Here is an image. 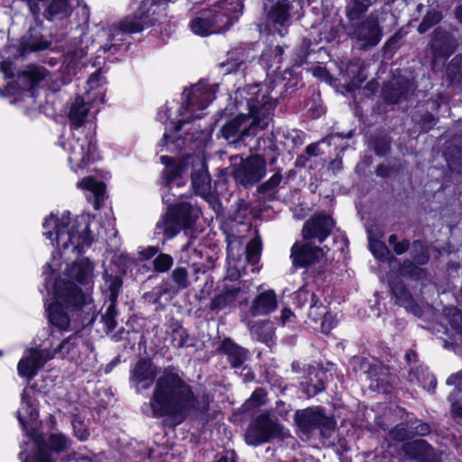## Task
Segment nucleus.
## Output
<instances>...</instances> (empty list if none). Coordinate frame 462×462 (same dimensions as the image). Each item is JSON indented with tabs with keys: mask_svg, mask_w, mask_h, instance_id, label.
Listing matches in <instances>:
<instances>
[{
	"mask_svg": "<svg viewBox=\"0 0 462 462\" xmlns=\"http://www.w3.org/2000/svg\"><path fill=\"white\" fill-rule=\"evenodd\" d=\"M291 9L288 0H278L265 5L266 24L281 36L287 33V28L291 25Z\"/></svg>",
	"mask_w": 462,
	"mask_h": 462,
	"instance_id": "4468645a",
	"label": "nucleus"
},
{
	"mask_svg": "<svg viewBox=\"0 0 462 462\" xmlns=\"http://www.w3.org/2000/svg\"><path fill=\"white\" fill-rule=\"evenodd\" d=\"M401 456L415 462H442L441 453L424 439H415L402 444Z\"/></svg>",
	"mask_w": 462,
	"mask_h": 462,
	"instance_id": "2eb2a0df",
	"label": "nucleus"
},
{
	"mask_svg": "<svg viewBox=\"0 0 462 462\" xmlns=\"http://www.w3.org/2000/svg\"><path fill=\"white\" fill-rule=\"evenodd\" d=\"M156 375V367L152 361L141 358L130 371V382L137 389L147 390L154 383Z\"/></svg>",
	"mask_w": 462,
	"mask_h": 462,
	"instance_id": "412c9836",
	"label": "nucleus"
},
{
	"mask_svg": "<svg viewBox=\"0 0 462 462\" xmlns=\"http://www.w3.org/2000/svg\"><path fill=\"white\" fill-rule=\"evenodd\" d=\"M448 400L451 402V414L453 417L462 418V402H459L455 393H450L448 395Z\"/></svg>",
	"mask_w": 462,
	"mask_h": 462,
	"instance_id": "e2e57ef3",
	"label": "nucleus"
},
{
	"mask_svg": "<svg viewBox=\"0 0 462 462\" xmlns=\"http://www.w3.org/2000/svg\"><path fill=\"white\" fill-rule=\"evenodd\" d=\"M208 14L216 33L230 28L242 14V3L239 0H222L213 5Z\"/></svg>",
	"mask_w": 462,
	"mask_h": 462,
	"instance_id": "9b49d317",
	"label": "nucleus"
},
{
	"mask_svg": "<svg viewBox=\"0 0 462 462\" xmlns=\"http://www.w3.org/2000/svg\"><path fill=\"white\" fill-rule=\"evenodd\" d=\"M448 314L451 315V326L462 334V312L454 308L449 310Z\"/></svg>",
	"mask_w": 462,
	"mask_h": 462,
	"instance_id": "052dcab7",
	"label": "nucleus"
},
{
	"mask_svg": "<svg viewBox=\"0 0 462 462\" xmlns=\"http://www.w3.org/2000/svg\"><path fill=\"white\" fill-rule=\"evenodd\" d=\"M411 257L413 261L420 265H424L429 262L430 254L428 248L421 241H413L411 246Z\"/></svg>",
	"mask_w": 462,
	"mask_h": 462,
	"instance_id": "a19ab883",
	"label": "nucleus"
},
{
	"mask_svg": "<svg viewBox=\"0 0 462 462\" xmlns=\"http://www.w3.org/2000/svg\"><path fill=\"white\" fill-rule=\"evenodd\" d=\"M409 381L411 383H417L423 389H427L428 391L434 390L437 385L436 378L428 371V368L424 366L411 369L409 374Z\"/></svg>",
	"mask_w": 462,
	"mask_h": 462,
	"instance_id": "2f4dec72",
	"label": "nucleus"
},
{
	"mask_svg": "<svg viewBox=\"0 0 462 462\" xmlns=\"http://www.w3.org/2000/svg\"><path fill=\"white\" fill-rule=\"evenodd\" d=\"M178 217L183 228L190 227L199 217V210L189 203H180L176 207H169Z\"/></svg>",
	"mask_w": 462,
	"mask_h": 462,
	"instance_id": "c85d7f7f",
	"label": "nucleus"
},
{
	"mask_svg": "<svg viewBox=\"0 0 462 462\" xmlns=\"http://www.w3.org/2000/svg\"><path fill=\"white\" fill-rule=\"evenodd\" d=\"M320 327L323 332L328 333L336 325L333 316L326 311L325 316L320 320Z\"/></svg>",
	"mask_w": 462,
	"mask_h": 462,
	"instance_id": "69168bd1",
	"label": "nucleus"
},
{
	"mask_svg": "<svg viewBox=\"0 0 462 462\" xmlns=\"http://www.w3.org/2000/svg\"><path fill=\"white\" fill-rule=\"evenodd\" d=\"M250 331L254 338L265 344H269L273 340L274 328L273 325L267 321L257 322L252 325Z\"/></svg>",
	"mask_w": 462,
	"mask_h": 462,
	"instance_id": "c9c22d12",
	"label": "nucleus"
},
{
	"mask_svg": "<svg viewBox=\"0 0 462 462\" xmlns=\"http://www.w3.org/2000/svg\"><path fill=\"white\" fill-rule=\"evenodd\" d=\"M143 28L144 24L141 18H125L119 25H115L110 29L107 42L102 46L104 51L118 50L126 40L127 34L140 32Z\"/></svg>",
	"mask_w": 462,
	"mask_h": 462,
	"instance_id": "f3484780",
	"label": "nucleus"
},
{
	"mask_svg": "<svg viewBox=\"0 0 462 462\" xmlns=\"http://www.w3.org/2000/svg\"><path fill=\"white\" fill-rule=\"evenodd\" d=\"M185 101L180 108V116L177 130L181 128V125L193 118H201L202 114L199 111L205 109L215 98V91L212 87L199 82L191 87L189 90L183 93Z\"/></svg>",
	"mask_w": 462,
	"mask_h": 462,
	"instance_id": "0eeeda50",
	"label": "nucleus"
},
{
	"mask_svg": "<svg viewBox=\"0 0 462 462\" xmlns=\"http://www.w3.org/2000/svg\"><path fill=\"white\" fill-rule=\"evenodd\" d=\"M193 392L179 374L166 368L155 381L147 414L153 418L185 416L192 405Z\"/></svg>",
	"mask_w": 462,
	"mask_h": 462,
	"instance_id": "f03ea898",
	"label": "nucleus"
},
{
	"mask_svg": "<svg viewBox=\"0 0 462 462\" xmlns=\"http://www.w3.org/2000/svg\"><path fill=\"white\" fill-rule=\"evenodd\" d=\"M51 42L45 38L39 28H30L20 39L19 55L24 56L32 51H42L50 48Z\"/></svg>",
	"mask_w": 462,
	"mask_h": 462,
	"instance_id": "4be33fe9",
	"label": "nucleus"
},
{
	"mask_svg": "<svg viewBox=\"0 0 462 462\" xmlns=\"http://www.w3.org/2000/svg\"><path fill=\"white\" fill-rule=\"evenodd\" d=\"M90 106L81 97H78L71 103L69 118L75 127L81 126L89 112Z\"/></svg>",
	"mask_w": 462,
	"mask_h": 462,
	"instance_id": "7c9ffc66",
	"label": "nucleus"
},
{
	"mask_svg": "<svg viewBox=\"0 0 462 462\" xmlns=\"http://www.w3.org/2000/svg\"><path fill=\"white\" fill-rule=\"evenodd\" d=\"M324 254V248L314 245L309 240H303L293 244L290 258L294 267L303 268L319 262Z\"/></svg>",
	"mask_w": 462,
	"mask_h": 462,
	"instance_id": "dca6fc26",
	"label": "nucleus"
},
{
	"mask_svg": "<svg viewBox=\"0 0 462 462\" xmlns=\"http://www.w3.org/2000/svg\"><path fill=\"white\" fill-rule=\"evenodd\" d=\"M266 173V162L260 155H252L233 166L232 175L241 185L247 187L260 181Z\"/></svg>",
	"mask_w": 462,
	"mask_h": 462,
	"instance_id": "f8f14e48",
	"label": "nucleus"
},
{
	"mask_svg": "<svg viewBox=\"0 0 462 462\" xmlns=\"http://www.w3.org/2000/svg\"><path fill=\"white\" fill-rule=\"evenodd\" d=\"M55 295L56 301L47 308L49 322L60 331H68L70 329V319L64 307H88V296L74 282L63 280L56 282Z\"/></svg>",
	"mask_w": 462,
	"mask_h": 462,
	"instance_id": "39448f33",
	"label": "nucleus"
},
{
	"mask_svg": "<svg viewBox=\"0 0 462 462\" xmlns=\"http://www.w3.org/2000/svg\"><path fill=\"white\" fill-rule=\"evenodd\" d=\"M88 347V343L80 336L74 334L63 340L54 350L31 349L29 354L19 361L18 373L21 376L31 379L56 354H60L63 358L78 360L81 356L82 349Z\"/></svg>",
	"mask_w": 462,
	"mask_h": 462,
	"instance_id": "20e7f679",
	"label": "nucleus"
},
{
	"mask_svg": "<svg viewBox=\"0 0 462 462\" xmlns=\"http://www.w3.org/2000/svg\"><path fill=\"white\" fill-rule=\"evenodd\" d=\"M388 242L393 246V251L396 254H402L406 253L411 245L410 241L408 239L398 241V237L396 235H391L388 238Z\"/></svg>",
	"mask_w": 462,
	"mask_h": 462,
	"instance_id": "603ef678",
	"label": "nucleus"
},
{
	"mask_svg": "<svg viewBox=\"0 0 462 462\" xmlns=\"http://www.w3.org/2000/svg\"><path fill=\"white\" fill-rule=\"evenodd\" d=\"M277 308V300L274 291H266L260 293L252 302L250 312L252 316L267 315Z\"/></svg>",
	"mask_w": 462,
	"mask_h": 462,
	"instance_id": "5701e85b",
	"label": "nucleus"
},
{
	"mask_svg": "<svg viewBox=\"0 0 462 462\" xmlns=\"http://www.w3.org/2000/svg\"><path fill=\"white\" fill-rule=\"evenodd\" d=\"M183 228L178 217L173 214L171 208L161 217L156 224L158 234L162 233L168 239L177 236Z\"/></svg>",
	"mask_w": 462,
	"mask_h": 462,
	"instance_id": "cd10ccee",
	"label": "nucleus"
},
{
	"mask_svg": "<svg viewBox=\"0 0 462 462\" xmlns=\"http://www.w3.org/2000/svg\"><path fill=\"white\" fill-rule=\"evenodd\" d=\"M390 436L392 439L398 441H403L406 439L411 438V430L408 427V422L406 423V425H404L403 423L396 425L390 431Z\"/></svg>",
	"mask_w": 462,
	"mask_h": 462,
	"instance_id": "3c124183",
	"label": "nucleus"
},
{
	"mask_svg": "<svg viewBox=\"0 0 462 462\" xmlns=\"http://www.w3.org/2000/svg\"><path fill=\"white\" fill-rule=\"evenodd\" d=\"M171 277L179 290H185L190 284L189 280V273L185 267H176L171 272Z\"/></svg>",
	"mask_w": 462,
	"mask_h": 462,
	"instance_id": "a18cd8bd",
	"label": "nucleus"
},
{
	"mask_svg": "<svg viewBox=\"0 0 462 462\" xmlns=\"http://www.w3.org/2000/svg\"><path fill=\"white\" fill-rule=\"evenodd\" d=\"M241 292V287L238 285L228 286L224 285V290L217 295H216L210 303V310L214 311H219L226 308H229L235 304L239 293Z\"/></svg>",
	"mask_w": 462,
	"mask_h": 462,
	"instance_id": "b1692460",
	"label": "nucleus"
},
{
	"mask_svg": "<svg viewBox=\"0 0 462 462\" xmlns=\"http://www.w3.org/2000/svg\"><path fill=\"white\" fill-rule=\"evenodd\" d=\"M430 47L433 52L432 69H439L447 58L451 55L457 47V40L442 28L434 30Z\"/></svg>",
	"mask_w": 462,
	"mask_h": 462,
	"instance_id": "ddd939ff",
	"label": "nucleus"
},
{
	"mask_svg": "<svg viewBox=\"0 0 462 462\" xmlns=\"http://www.w3.org/2000/svg\"><path fill=\"white\" fill-rule=\"evenodd\" d=\"M266 402V392L263 388L255 389L250 399L248 400V404L251 406H260L264 404Z\"/></svg>",
	"mask_w": 462,
	"mask_h": 462,
	"instance_id": "bf43d9fd",
	"label": "nucleus"
},
{
	"mask_svg": "<svg viewBox=\"0 0 462 462\" xmlns=\"http://www.w3.org/2000/svg\"><path fill=\"white\" fill-rule=\"evenodd\" d=\"M237 116L221 128L222 136L229 143L246 144V139L273 120L276 100L269 97V88L256 84L238 88L235 93Z\"/></svg>",
	"mask_w": 462,
	"mask_h": 462,
	"instance_id": "f257e3e1",
	"label": "nucleus"
},
{
	"mask_svg": "<svg viewBox=\"0 0 462 462\" xmlns=\"http://www.w3.org/2000/svg\"><path fill=\"white\" fill-rule=\"evenodd\" d=\"M38 418V411L29 396L27 389H24L22 393L21 408L17 411V419L20 424L24 428L30 421H34Z\"/></svg>",
	"mask_w": 462,
	"mask_h": 462,
	"instance_id": "c756f323",
	"label": "nucleus"
},
{
	"mask_svg": "<svg viewBox=\"0 0 462 462\" xmlns=\"http://www.w3.org/2000/svg\"><path fill=\"white\" fill-rule=\"evenodd\" d=\"M37 452L27 456L23 462H52V453H61L69 449L71 440L63 433H51L47 437L37 435L33 438Z\"/></svg>",
	"mask_w": 462,
	"mask_h": 462,
	"instance_id": "9d476101",
	"label": "nucleus"
},
{
	"mask_svg": "<svg viewBox=\"0 0 462 462\" xmlns=\"http://www.w3.org/2000/svg\"><path fill=\"white\" fill-rule=\"evenodd\" d=\"M416 86L411 77H395L383 88V97L386 102L397 104L408 100L415 92Z\"/></svg>",
	"mask_w": 462,
	"mask_h": 462,
	"instance_id": "6ab92c4d",
	"label": "nucleus"
},
{
	"mask_svg": "<svg viewBox=\"0 0 462 462\" xmlns=\"http://www.w3.org/2000/svg\"><path fill=\"white\" fill-rule=\"evenodd\" d=\"M447 76L450 82L462 84V55L454 57L448 63Z\"/></svg>",
	"mask_w": 462,
	"mask_h": 462,
	"instance_id": "58836bf2",
	"label": "nucleus"
},
{
	"mask_svg": "<svg viewBox=\"0 0 462 462\" xmlns=\"http://www.w3.org/2000/svg\"><path fill=\"white\" fill-rule=\"evenodd\" d=\"M46 230L45 236L55 245L61 256L71 260V256H78L88 248L93 237L89 234V224L84 216L70 217V214H64L60 219L52 215L43 223Z\"/></svg>",
	"mask_w": 462,
	"mask_h": 462,
	"instance_id": "7ed1b4c3",
	"label": "nucleus"
},
{
	"mask_svg": "<svg viewBox=\"0 0 462 462\" xmlns=\"http://www.w3.org/2000/svg\"><path fill=\"white\" fill-rule=\"evenodd\" d=\"M158 247L156 246H147L146 248H143V250H141L138 254H139V259L141 261H146V260H149L154 256H156L158 254Z\"/></svg>",
	"mask_w": 462,
	"mask_h": 462,
	"instance_id": "338daca9",
	"label": "nucleus"
},
{
	"mask_svg": "<svg viewBox=\"0 0 462 462\" xmlns=\"http://www.w3.org/2000/svg\"><path fill=\"white\" fill-rule=\"evenodd\" d=\"M79 187L92 192L94 196V208L95 209H99L104 199L106 189L105 185L100 181H97L91 177H88L79 182Z\"/></svg>",
	"mask_w": 462,
	"mask_h": 462,
	"instance_id": "473e14b6",
	"label": "nucleus"
},
{
	"mask_svg": "<svg viewBox=\"0 0 462 462\" xmlns=\"http://www.w3.org/2000/svg\"><path fill=\"white\" fill-rule=\"evenodd\" d=\"M282 181V175L280 173H274L268 180L262 183L257 190L260 193H269L274 190Z\"/></svg>",
	"mask_w": 462,
	"mask_h": 462,
	"instance_id": "5fc2aeb1",
	"label": "nucleus"
},
{
	"mask_svg": "<svg viewBox=\"0 0 462 462\" xmlns=\"http://www.w3.org/2000/svg\"><path fill=\"white\" fill-rule=\"evenodd\" d=\"M408 427L411 430V438L414 436L425 437L430 434V426L418 419H411L408 420Z\"/></svg>",
	"mask_w": 462,
	"mask_h": 462,
	"instance_id": "de8ad7c7",
	"label": "nucleus"
},
{
	"mask_svg": "<svg viewBox=\"0 0 462 462\" xmlns=\"http://www.w3.org/2000/svg\"><path fill=\"white\" fill-rule=\"evenodd\" d=\"M347 74L352 77L353 85L364 82L366 76L364 74V66L359 60H352L347 67Z\"/></svg>",
	"mask_w": 462,
	"mask_h": 462,
	"instance_id": "c03bdc74",
	"label": "nucleus"
},
{
	"mask_svg": "<svg viewBox=\"0 0 462 462\" xmlns=\"http://www.w3.org/2000/svg\"><path fill=\"white\" fill-rule=\"evenodd\" d=\"M69 161L73 168H84L91 160L97 150L96 143L87 136L78 138L70 143Z\"/></svg>",
	"mask_w": 462,
	"mask_h": 462,
	"instance_id": "aec40b11",
	"label": "nucleus"
},
{
	"mask_svg": "<svg viewBox=\"0 0 462 462\" xmlns=\"http://www.w3.org/2000/svg\"><path fill=\"white\" fill-rule=\"evenodd\" d=\"M392 291L400 305H406L411 302V296L402 283H396L392 286Z\"/></svg>",
	"mask_w": 462,
	"mask_h": 462,
	"instance_id": "8fccbe9b",
	"label": "nucleus"
},
{
	"mask_svg": "<svg viewBox=\"0 0 462 462\" xmlns=\"http://www.w3.org/2000/svg\"><path fill=\"white\" fill-rule=\"evenodd\" d=\"M420 271V270L410 260L404 261L400 266V273L402 275L414 276L417 275Z\"/></svg>",
	"mask_w": 462,
	"mask_h": 462,
	"instance_id": "680f3d73",
	"label": "nucleus"
},
{
	"mask_svg": "<svg viewBox=\"0 0 462 462\" xmlns=\"http://www.w3.org/2000/svg\"><path fill=\"white\" fill-rule=\"evenodd\" d=\"M174 263L173 257L165 253L158 254L152 261L153 269L157 273H167Z\"/></svg>",
	"mask_w": 462,
	"mask_h": 462,
	"instance_id": "37998d69",
	"label": "nucleus"
},
{
	"mask_svg": "<svg viewBox=\"0 0 462 462\" xmlns=\"http://www.w3.org/2000/svg\"><path fill=\"white\" fill-rule=\"evenodd\" d=\"M23 76L27 78L32 85H34L40 82L44 78V73L40 69H34L30 71H25Z\"/></svg>",
	"mask_w": 462,
	"mask_h": 462,
	"instance_id": "774afa93",
	"label": "nucleus"
},
{
	"mask_svg": "<svg viewBox=\"0 0 462 462\" xmlns=\"http://www.w3.org/2000/svg\"><path fill=\"white\" fill-rule=\"evenodd\" d=\"M117 294L113 290L110 295V304L106 310V312L102 315V321L104 322L106 328L112 331L116 328L117 323L116 320V301Z\"/></svg>",
	"mask_w": 462,
	"mask_h": 462,
	"instance_id": "e433bc0d",
	"label": "nucleus"
},
{
	"mask_svg": "<svg viewBox=\"0 0 462 462\" xmlns=\"http://www.w3.org/2000/svg\"><path fill=\"white\" fill-rule=\"evenodd\" d=\"M210 402L211 399L208 395L204 394L202 396L196 397L193 394V403L189 407V411L194 409L199 412H206L209 408Z\"/></svg>",
	"mask_w": 462,
	"mask_h": 462,
	"instance_id": "864d4df0",
	"label": "nucleus"
},
{
	"mask_svg": "<svg viewBox=\"0 0 462 462\" xmlns=\"http://www.w3.org/2000/svg\"><path fill=\"white\" fill-rule=\"evenodd\" d=\"M335 226L333 218L325 214H315L303 225L302 236L304 240H318L322 243L328 237Z\"/></svg>",
	"mask_w": 462,
	"mask_h": 462,
	"instance_id": "a211bd4d",
	"label": "nucleus"
},
{
	"mask_svg": "<svg viewBox=\"0 0 462 462\" xmlns=\"http://www.w3.org/2000/svg\"><path fill=\"white\" fill-rule=\"evenodd\" d=\"M446 383L448 385L455 386V389L451 393H455L456 398H457V394L462 393V370L448 376Z\"/></svg>",
	"mask_w": 462,
	"mask_h": 462,
	"instance_id": "13d9d810",
	"label": "nucleus"
},
{
	"mask_svg": "<svg viewBox=\"0 0 462 462\" xmlns=\"http://www.w3.org/2000/svg\"><path fill=\"white\" fill-rule=\"evenodd\" d=\"M219 351L227 356L232 367H240L247 359V350L236 345L229 338L223 340Z\"/></svg>",
	"mask_w": 462,
	"mask_h": 462,
	"instance_id": "393cba45",
	"label": "nucleus"
},
{
	"mask_svg": "<svg viewBox=\"0 0 462 462\" xmlns=\"http://www.w3.org/2000/svg\"><path fill=\"white\" fill-rule=\"evenodd\" d=\"M161 160L167 165V168L164 170L162 175V184L165 187H170L171 182L180 175V167L179 165L170 166L169 163L172 161V159L168 156H162Z\"/></svg>",
	"mask_w": 462,
	"mask_h": 462,
	"instance_id": "ea45409f",
	"label": "nucleus"
},
{
	"mask_svg": "<svg viewBox=\"0 0 462 462\" xmlns=\"http://www.w3.org/2000/svg\"><path fill=\"white\" fill-rule=\"evenodd\" d=\"M191 31L200 36H207L212 33H216L213 28L211 19L208 14V11L202 13V16H198L191 20L189 23Z\"/></svg>",
	"mask_w": 462,
	"mask_h": 462,
	"instance_id": "f704fd0d",
	"label": "nucleus"
},
{
	"mask_svg": "<svg viewBox=\"0 0 462 462\" xmlns=\"http://www.w3.org/2000/svg\"><path fill=\"white\" fill-rule=\"evenodd\" d=\"M282 426L276 420L263 413L251 421L245 434V440L248 445L259 446L282 436Z\"/></svg>",
	"mask_w": 462,
	"mask_h": 462,
	"instance_id": "6e6552de",
	"label": "nucleus"
},
{
	"mask_svg": "<svg viewBox=\"0 0 462 462\" xmlns=\"http://www.w3.org/2000/svg\"><path fill=\"white\" fill-rule=\"evenodd\" d=\"M262 250V243L258 237H254L246 245V260L249 263H255Z\"/></svg>",
	"mask_w": 462,
	"mask_h": 462,
	"instance_id": "09e8293b",
	"label": "nucleus"
},
{
	"mask_svg": "<svg viewBox=\"0 0 462 462\" xmlns=\"http://www.w3.org/2000/svg\"><path fill=\"white\" fill-rule=\"evenodd\" d=\"M347 36L357 48L367 50L376 46L382 39V30L377 19L368 17L360 23H352L345 26Z\"/></svg>",
	"mask_w": 462,
	"mask_h": 462,
	"instance_id": "1a4fd4ad",
	"label": "nucleus"
},
{
	"mask_svg": "<svg viewBox=\"0 0 462 462\" xmlns=\"http://www.w3.org/2000/svg\"><path fill=\"white\" fill-rule=\"evenodd\" d=\"M168 292L165 286L155 287L152 291L145 292L143 296L145 301L155 304L159 302L160 299Z\"/></svg>",
	"mask_w": 462,
	"mask_h": 462,
	"instance_id": "6e6d98bb",
	"label": "nucleus"
},
{
	"mask_svg": "<svg viewBox=\"0 0 462 462\" xmlns=\"http://www.w3.org/2000/svg\"><path fill=\"white\" fill-rule=\"evenodd\" d=\"M94 266L88 258L76 261L68 274L81 284H89L93 280Z\"/></svg>",
	"mask_w": 462,
	"mask_h": 462,
	"instance_id": "bb28decb",
	"label": "nucleus"
},
{
	"mask_svg": "<svg viewBox=\"0 0 462 462\" xmlns=\"http://www.w3.org/2000/svg\"><path fill=\"white\" fill-rule=\"evenodd\" d=\"M294 420L300 432L307 438L315 430H319L320 437L328 440L335 432L336 421L332 416L325 414L319 407H309L298 410Z\"/></svg>",
	"mask_w": 462,
	"mask_h": 462,
	"instance_id": "423d86ee",
	"label": "nucleus"
},
{
	"mask_svg": "<svg viewBox=\"0 0 462 462\" xmlns=\"http://www.w3.org/2000/svg\"><path fill=\"white\" fill-rule=\"evenodd\" d=\"M191 183L195 192L200 196H207L210 192L211 179L204 163L193 169Z\"/></svg>",
	"mask_w": 462,
	"mask_h": 462,
	"instance_id": "a878e982",
	"label": "nucleus"
},
{
	"mask_svg": "<svg viewBox=\"0 0 462 462\" xmlns=\"http://www.w3.org/2000/svg\"><path fill=\"white\" fill-rule=\"evenodd\" d=\"M393 383V377L388 374L386 371L382 369L379 375L372 378L371 386L375 388L377 391H381L383 393H387L390 391L392 384Z\"/></svg>",
	"mask_w": 462,
	"mask_h": 462,
	"instance_id": "79ce46f5",
	"label": "nucleus"
},
{
	"mask_svg": "<svg viewBox=\"0 0 462 462\" xmlns=\"http://www.w3.org/2000/svg\"><path fill=\"white\" fill-rule=\"evenodd\" d=\"M171 342L175 347H183L188 345L189 335L182 328L174 329L172 332Z\"/></svg>",
	"mask_w": 462,
	"mask_h": 462,
	"instance_id": "4d7b16f0",
	"label": "nucleus"
},
{
	"mask_svg": "<svg viewBox=\"0 0 462 462\" xmlns=\"http://www.w3.org/2000/svg\"><path fill=\"white\" fill-rule=\"evenodd\" d=\"M372 4V0H352L346 6V16L349 23H359V19L367 12Z\"/></svg>",
	"mask_w": 462,
	"mask_h": 462,
	"instance_id": "72a5a7b5",
	"label": "nucleus"
},
{
	"mask_svg": "<svg viewBox=\"0 0 462 462\" xmlns=\"http://www.w3.org/2000/svg\"><path fill=\"white\" fill-rule=\"evenodd\" d=\"M326 314V308L319 301L315 294H310V305L308 313V319L314 324L320 322Z\"/></svg>",
	"mask_w": 462,
	"mask_h": 462,
	"instance_id": "4c0bfd02",
	"label": "nucleus"
},
{
	"mask_svg": "<svg viewBox=\"0 0 462 462\" xmlns=\"http://www.w3.org/2000/svg\"><path fill=\"white\" fill-rule=\"evenodd\" d=\"M369 249L374 256L380 261H386L389 258L390 251L385 244L380 240L370 238Z\"/></svg>",
	"mask_w": 462,
	"mask_h": 462,
	"instance_id": "49530a36",
	"label": "nucleus"
},
{
	"mask_svg": "<svg viewBox=\"0 0 462 462\" xmlns=\"http://www.w3.org/2000/svg\"><path fill=\"white\" fill-rule=\"evenodd\" d=\"M244 62H245L244 59L236 58L232 61L221 62L220 67L226 68V69H225L226 73H232V72H236Z\"/></svg>",
	"mask_w": 462,
	"mask_h": 462,
	"instance_id": "0e129e2a",
	"label": "nucleus"
}]
</instances>
